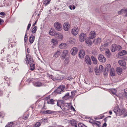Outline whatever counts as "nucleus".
Wrapping results in <instances>:
<instances>
[{"label":"nucleus","mask_w":127,"mask_h":127,"mask_svg":"<svg viewBox=\"0 0 127 127\" xmlns=\"http://www.w3.org/2000/svg\"><path fill=\"white\" fill-rule=\"evenodd\" d=\"M61 108L62 109V110L64 111H65L67 110H68L67 109H66L65 107L63 106H62L61 107Z\"/></svg>","instance_id":"44"},{"label":"nucleus","mask_w":127,"mask_h":127,"mask_svg":"<svg viewBox=\"0 0 127 127\" xmlns=\"http://www.w3.org/2000/svg\"><path fill=\"white\" fill-rule=\"evenodd\" d=\"M85 42L88 45V46H90L93 42L94 39L89 37L87 38V40L85 41Z\"/></svg>","instance_id":"6"},{"label":"nucleus","mask_w":127,"mask_h":127,"mask_svg":"<svg viewBox=\"0 0 127 127\" xmlns=\"http://www.w3.org/2000/svg\"><path fill=\"white\" fill-rule=\"evenodd\" d=\"M85 60L87 64L90 65L91 64V60L89 56L86 55L85 56Z\"/></svg>","instance_id":"14"},{"label":"nucleus","mask_w":127,"mask_h":127,"mask_svg":"<svg viewBox=\"0 0 127 127\" xmlns=\"http://www.w3.org/2000/svg\"><path fill=\"white\" fill-rule=\"evenodd\" d=\"M91 59L92 61H93V63L96 64L97 63V61L96 58L93 56H91Z\"/></svg>","instance_id":"27"},{"label":"nucleus","mask_w":127,"mask_h":127,"mask_svg":"<svg viewBox=\"0 0 127 127\" xmlns=\"http://www.w3.org/2000/svg\"><path fill=\"white\" fill-rule=\"evenodd\" d=\"M75 8V6H74V5H71L69 6V8L71 10H72V9L73 10Z\"/></svg>","instance_id":"45"},{"label":"nucleus","mask_w":127,"mask_h":127,"mask_svg":"<svg viewBox=\"0 0 127 127\" xmlns=\"http://www.w3.org/2000/svg\"><path fill=\"white\" fill-rule=\"evenodd\" d=\"M61 51H58L57 52H56L54 55V56L56 57V58L58 57L59 56L60 54H61Z\"/></svg>","instance_id":"32"},{"label":"nucleus","mask_w":127,"mask_h":127,"mask_svg":"<svg viewBox=\"0 0 127 127\" xmlns=\"http://www.w3.org/2000/svg\"><path fill=\"white\" fill-rule=\"evenodd\" d=\"M79 29L77 27H76L73 28L71 31L72 33L74 35H76L78 33Z\"/></svg>","instance_id":"9"},{"label":"nucleus","mask_w":127,"mask_h":127,"mask_svg":"<svg viewBox=\"0 0 127 127\" xmlns=\"http://www.w3.org/2000/svg\"><path fill=\"white\" fill-rule=\"evenodd\" d=\"M71 110H73V111H75V109L72 106L71 107Z\"/></svg>","instance_id":"60"},{"label":"nucleus","mask_w":127,"mask_h":127,"mask_svg":"<svg viewBox=\"0 0 127 127\" xmlns=\"http://www.w3.org/2000/svg\"><path fill=\"white\" fill-rule=\"evenodd\" d=\"M27 34L26 33L24 37V41L25 42H26L27 40Z\"/></svg>","instance_id":"42"},{"label":"nucleus","mask_w":127,"mask_h":127,"mask_svg":"<svg viewBox=\"0 0 127 127\" xmlns=\"http://www.w3.org/2000/svg\"><path fill=\"white\" fill-rule=\"evenodd\" d=\"M64 78L59 75H57L55 77V80H62Z\"/></svg>","instance_id":"30"},{"label":"nucleus","mask_w":127,"mask_h":127,"mask_svg":"<svg viewBox=\"0 0 127 127\" xmlns=\"http://www.w3.org/2000/svg\"><path fill=\"white\" fill-rule=\"evenodd\" d=\"M66 46L65 43H62L59 45V47L61 49H64L66 47Z\"/></svg>","instance_id":"29"},{"label":"nucleus","mask_w":127,"mask_h":127,"mask_svg":"<svg viewBox=\"0 0 127 127\" xmlns=\"http://www.w3.org/2000/svg\"><path fill=\"white\" fill-rule=\"evenodd\" d=\"M26 58L27 61L28 62H26L27 64H28L30 65L31 64H32L33 63V61L32 58L29 54L26 55Z\"/></svg>","instance_id":"4"},{"label":"nucleus","mask_w":127,"mask_h":127,"mask_svg":"<svg viewBox=\"0 0 127 127\" xmlns=\"http://www.w3.org/2000/svg\"><path fill=\"white\" fill-rule=\"evenodd\" d=\"M103 46H101L100 47V49L101 51L104 50V48L103 47Z\"/></svg>","instance_id":"52"},{"label":"nucleus","mask_w":127,"mask_h":127,"mask_svg":"<svg viewBox=\"0 0 127 127\" xmlns=\"http://www.w3.org/2000/svg\"><path fill=\"white\" fill-rule=\"evenodd\" d=\"M30 65L31 67V70L32 71L35 68V64H31Z\"/></svg>","instance_id":"36"},{"label":"nucleus","mask_w":127,"mask_h":127,"mask_svg":"<svg viewBox=\"0 0 127 127\" xmlns=\"http://www.w3.org/2000/svg\"><path fill=\"white\" fill-rule=\"evenodd\" d=\"M118 55L119 56H123L124 55L122 51L121 52H120L118 53Z\"/></svg>","instance_id":"49"},{"label":"nucleus","mask_w":127,"mask_h":127,"mask_svg":"<svg viewBox=\"0 0 127 127\" xmlns=\"http://www.w3.org/2000/svg\"><path fill=\"white\" fill-rule=\"evenodd\" d=\"M127 116V112L124 114V117H126Z\"/></svg>","instance_id":"64"},{"label":"nucleus","mask_w":127,"mask_h":127,"mask_svg":"<svg viewBox=\"0 0 127 127\" xmlns=\"http://www.w3.org/2000/svg\"><path fill=\"white\" fill-rule=\"evenodd\" d=\"M75 0H70L71 2H72V3L73 4H75L76 3L75 2Z\"/></svg>","instance_id":"55"},{"label":"nucleus","mask_w":127,"mask_h":127,"mask_svg":"<svg viewBox=\"0 0 127 127\" xmlns=\"http://www.w3.org/2000/svg\"><path fill=\"white\" fill-rule=\"evenodd\" d=\"M117 50H119L121 49V47L120 46H117Z\"/></svg>","instance_id":"48"},{"label":"nucleus","mask_w":127,"mask_h":127,"mask_svg":"<svg viewBox=\"0 0 127 127\" xmlns=\"http://www.w3.org/2000/svg\"><path fill=\"white\" fill-rule=\"evenodd\" d=\"M0 15L2 16H4L5 15V14L4 12H1L0 13Z\"/></svg>","instance_id":"59"},{"label":"nucleus","mask_w":127,"mask_h":127,"mask_svg":"<svg viewBox=\"0 0 127 127\" xmlns=\"http://www.w3.org/2000/svg\"><path fill=\"white\" fill-rule=\"evenodd\" d=\"M35 37L33 35H31L30 36L29 39V41L31 43H32L35 39Z\"/></svg>","instance_id":"23"},{"label":"nucleus","mask_w":127,"mask_h":127,"mask_svg":"<svg viewBox=\"0 0 127 127\" xmlns=\"http://www.w3.org/2000/svg\"><path fill=\"white\" fill-rule=\"evenodd\" d=\"M125 111V110L124 109H119L118 114L119 115H122Z\"/></svg>","instance_id":"28"},{"label":"nucleus","mask_w":127,"mask_h":127,"mask_svg":"<svg viewBox=\"0 0 127 127\" xmlns=\"http://www.w3.org/2000/svg\"><path fill=\"white\" fill-rule=\"evenodd\" d=\"M31 23H29L27 26V30L26 31V32L28 31L29 29L30 28L31 26Z\"/></svg>","instance_id":"46"},{"label":"nucleus","mask_w":127,"mask_h":127,"mask_svg":"<svg viewBox=\"0 0 127 127\" xmlns=\"http://www.w3.org/2000/svg\"><path fill=\"white\" fill-rule=\"evenodd\" d=\"M119 64L121 66L123 67V69H126V62L120 60L118 62Z\"/></svg>","instance_id":"13"},{"label":"nucleus","mask_w":127,"mask_h":127,"mask_svg":"<svg viewBox=\"0 0 127 127\" xmlns=\"http://www.w3.org/2000/svg\"><path fill=\"white\" fill-rule=\"evenodd\" d=\"M116 71L118 74L119 75L121 74L122 72V69L121 68L118 67L116 69Z\"/></svg>","instance_id":"21"},{"label":"nucleus","mask_w":127,"mask_h":127,"mask_svg":"<svg viewBox=\"0 0 127 127\" xmlns=\"http://www.w3.org/2000/svg\"><path fill=\"white\" fill-rule=\"evenodd\" d=\"M60 103H59V101H57V106H59V107H61V105H60Z\"/></svg>","instance_id":"56"},{"label":"nucleus","mask_w":127,"mask_h":127,"mask_svg":"<svg viewBox=\"0 0 127 127\" xmlns=\"http://www.w3.org/2000/svg\"><path fill=\"white\" fill-rule=\"evenodd\" d=\"M59 103L61 104H64L65 103L64 101L63 100H59Z\"/></svg>","instance_id":"47"},{"label":"nucleus","mask_w":127,"mask_h":127,"mask_svg":"<svg viewBox=\"0 0 127 127\" xmlns=\"http://www.w3.org/2000/svg\"><path fill=\"white\" fill-rule=\"evenodd\" d=\"M78 127H86V126L82 123L78 124Z\"/></svg>","instance_id":"41"},{"label":"nucleus","mask_w":127,"mask_h":127,"mask_svg":"<svg viewBox=\"0 0 127 127\" xmlns=\"http://www.w3.org/2000/svg\"><path fill=\"white\" fill-rule=\"evenodd\" d=\"M99 68L98 70L97 69H96V68L95 69V72L99 73V72H101L103 71V67L102 65H100L99 66Z\"/></svg>","instance_id":"15"},{"label":"nucleus","mask_w":127,"mask_h":127,"mask_svg":"<svg viewBox=\"0 0 127 127\" xmlns=\"http://www.w3.org/2000/svg\"><path fill=\"white\" fill-rule=\"evenodd\" d=\"M49 33L50 35H54V36H55V35L56 33L55 32V31H51V30L49 32Z\"/></svg>","instance_id":"39"},{"label":"nucleus","mask_w":127,"mask_h":127,"mask_svg":"<svg viewBox=\"0 0 127 127\" xmlns=\"http://www.w3.org/2000/svg\"><path fill=\"white\" fill-rule=\"evenodd\" d=\"M56 100H54L53 99H51L47 101V103L52 104H53L55 103V102Z\"/></svg>","instance_id":"31"},{"label":"nucleus","mask_w":127,"mask_h":127,"mask_svg":"<svg viewBox=\"0 0 127 127\" xmlns=\"http://www.w3.org/2000/svg\"><path fill=\"white\" fill-rule=\"evenodd\" d=\"M117 90L115 89H112L111 90V93L113 95H116Z\"/></svg>","instance_id":"40"},{"label":"nucleus","mask_w":127,"mask_h":127,"mask_svg":"<svg viewBox=\"0 0 127 127\" xmlns=\"http://www.w3.org/2000/svg\"><path fill=\"white\" fill-rule=\"evenodd\" d=\"M37 29V26H35L32 29V32L33 33H35Z\"/></svg>","instance_id":"34"},{"label":"nucleus","mask_w":127,"mask_h":127,"mask_svg":"<svg viewBox=\"0 0 127 127\" xmlns=\"http://www.w3.org/2000/svg\"><path fill=\"white\" fill-rule=\"evenodd\" d=\"M13 124V122H10L5 126V127H11Z\"/></svg>","instance_id":"37"},{"label":"nucleus","mask_w":127,"mask_h":127,"mask_svg":"<svg viewBox=\"0 0 127 127\" xmlns=\"http://www.w3.org/2000/svg\"><path fill=\"white\" fill-rule=\"evenodd\" d=\"M107 125L106 123H104L103 124L102 127H106Z\"/></svg>","instance_id":"54"},{"label":"nucleus","mask_w":127,"mask_h":127,"mask_svg":"<svg viewBox=\"0 0 127 127\" xmlns=\"http://www.w3.org/2000/svg\"><path fill=\"white\" fill-rule=\"evenodd\" d=\"M122 51L124 55H125L126 54H127V52L125 50H123Z\"/></svg>","instance_id":"53"},{"label":"nucleus","mask_w":127,"mask_h":127,"mask_svg":"<svg viewBox=\"0 0 127 127\" xmlns=\"http://www.w3.org/2000/svg\"><path fill=\"white\" fill-rule=\"evenodd\" d=\"M33 85L34 86L36 87H40L42 85V83L39 81H37L34 82L33 84Z\"/></svg>","instance_id":"18"},{"label":"nucleus","mask_w":127,"mask_h":127,"mask_svg":"<svg viewBox=\"0 0 127 127\" xmlns=\"http://www.w3.org/2000/svg\"><path fill=\"white\" fill-rule=\"evenodd\" d=\"M87 35L85 33H82L79 35V39L81 42H84L86 39Z\"/></svg>","instance_id":"3"},{"label":"nucleus","mask_w":127,"mask_h":127,"mask_svg":"<svg viewBox=\"0 0 127 127\" xmlns=\"http://www.w3.org/2000/svg\"><path fill=\"white\" fill-rule=\"evenodd\" d=\"M34 79H28L27 81H32Z\"/></svg>","instance_id":"62"},{"label":"nucleus","mask_w":127,"mask_h":127,"mask_svg":"<svg viewBox=\"0 0 127 127\" xmlns=\"http://www.w3.org/2000/svg\"><path fill=\"white\" fill-rule=\"evenodd\" d=\"M95 36V32L93 31L91 32L90 34L89 37L92 39H93Z\"/></svg>","instance_id":"20"},{"label":"nucleus","mask_w":127,"mask_h":127,"mask_svg":"<svg viewBox=\"0 0 127 127\" xmlns=\"http://www.w3.org/2000/svg\"><path fill=\"white\" fill-rule=\"evenodd\" d=\"M65 88V87L64 86H60L54 92L57 94H61L62 92L64 91V90Z\"/></svg>","instance_id":"1"},{"label":"nucleus","mask_w":127,"mask_h":127,"mask_svg":"<svg viewBox=\"0 0 127 127\" xmlns=\"http://www.w3.org/2000/svg\"><path fill=\"white\" fill-rule=\"evenodd\" d=\"M78 50L77 48L75 47L73 48L70 51L71 54L73 55H75L77 54Z\"/></svg>","instance_id":"12"},{"label":"nucleus","mask_w":127,"mask_h":127,"mask_svg":"<svg viewBox=\"0 0 127 127\" xmlns=\"http://www.w3.org/2000/svg\"><path fill=\"white\" fill-rule=\"evenodd\" d=\"M121 10H122V14H123V13H124L125 14L126 13V9H122Z\"/></svg>","instance_id":"51"},{"label":"nucleus","mask_w":127,"mask_h":127,"mask_svg":"<svg viewBox=\"0 0 127 127\" xmlns=\"http://www.w3.org/2000/svg\"><path fill=\"white\" fill-rule=\"evenodd\" d=\"M111 68V65L110 64H106L103 73L104 76H106L108 75L109 70H110Z\"/></svg>","instance_id":"2"},{"label":"nucleus","mask_w":127,"mask_h":127,"mask_svg":"<svg viewBox=\"0 0 127 127\" xmlns=\"http://www.w3.org/2000/svg\"><path fill=\"white\" fill-rule=\"evenodd\" d=\"M43 120V122L45 123L46 122H47V119H44Z\"/></svg>","instance_id":"63"},{"label":"nucleus","mask_w":127,"mask_h":127,"mask_svg":"<svg viewBox=\"0 0 127 127\" xmlns=\"http://www.w3.org/2000/svg\"><path fill=\"white\" fill-rule=\"evenodd\" d=\"M69 93H67L65 94V95L63 97V99L65 100L68 99L69 98Z\"/></svg>","instance_id":"26"},{"label":"nucleus","mask_w":127,"mask_h":127,"mask_svg":"<svg viewBox=\"0 0 127 127\" xmlns=\"http://www.w3.org/2000/svg\"><path fill=\"white\" fill-rule=\"evenodd\" d=\"M117 45L116 44H113L111 47V50L112 52H114L117 50Z\"/></svg>","instance_id":"22"},{"label":"nucleus","mask_w":127,"mask_h":127,"mask_svg":"<svg viewBox=\"0 0 127 127\" xmlns=\"http://www.w3.org/2000/svg\"><path fill=\"white\" fill-rule=\"evenodd\" d=\"M105 54L106 56L108 57H109L111 56L110 52L109 50L108 49H107L105 50Z\"/></svg>","instance_id":"25"},{"label":"nucleus","mask_w":127,"mask_h":127,"mask_svg":"<svg viewBox=\"0 0 127 127\" xmlns=\"http://www.w3.org/2000/svg\"><path fill=\"white\" fill-rule=\"evenodd\" d=\"M68 52V51L67 50H64L63 51L62 54L63 59H65L66 60L68 59L69 55Z\"/></svg>","instance_id":"5"},{"label":"nucleus","mask_w":127,"mask_h":127,"mask_svg":"<svg viewBox=\"0 0 127 127\" xmlns=\"http://www.w3.org/2000/svg\"><path fill=\"white\" fill-rule=\"evenodd\" d=\"M85 55V51L83 50H80L79 52L78 56L79 57L81 58L82 59L84 57Z\"/></svg>","instance_id":"10"},{"label":"nucleus","mask_w":127,"mask_h":127,"mask_svg":"<svg viewBox=\"0 0 127 127\" xmlns=\"http://www.w3.org/2000/svg\"><path fill=\"white\" fill-rule=\"evenodd\" d=\"M122 10H121L120 11H119L118 12V14H122Z\"/></svg>","instance_id":"57"},{"label":"nucleus","mask_w":127,"mask_h":127,"mask_svg":"<svg viewBox=\"0 0 127 127\" xmlns=\"http://www.w3.org/2000/svg\"><path fill=\"white\" fill-rule=\"evenodd\" d=\"M51 0H45L43 3L45 6H46L49 3Z\"/></svg>","instance_id":"35"},{"label":"nucleus","mask_w":127,"mask_h":127,"mask_svg":"<svg viewBox=\"0 0 127 127\" xmlns=\"http://www.w3.org/2000/svg\"><path fill=\"white\" fill-rule=\"evenodd\" d=\"M119 109L118 108L115 107L113 109L114 112L116 115L118 113Z\"/></svg>","instance_id":"33"},{"label":"nucleus","mask_w":127,"mask_h":127,"mask_svg":"<svg viewBox=\"0 0 127 127\" xmlns=\"http://www.w3.org/2000/svg\"><path fill=\"white\" fill-rule=\"evenodd\" d=\"M69 23L66 22L63 25V27L64 30L66 31H68L69 28Z\"/></svg>","instance_id":"11"},{"label":"nucleus","mask_w":127,"mask_h":127,"mask_svg":"<svg viewBox=\"0 0 127 127\" xmlns=\"http://www.w3.org/2000/svg\"><path fill=\"white\" fill-rule=\"evenodd\" d=\"M73 78H72L71 76H69L67 78V79L69 81L71 80Z\"/></svg>","instance_id":"50"},{"label":"nucleus","mask_w":127,"mask_h":127,"mask_svg":"<svg viewBox=\"0 0 127 127\" xmlns=\"http://www.w3.org/2000/svg\"><path fill=\"white\" fill-rule=\"evenodd\" d=\"M40 122H37L33 126V127H39L41 125Z\"/></svg>","instance_id":"38"},{"label":"nucleus","mask_w":127,"mask_h":127,"mask_svg":"<svg viewBox=\"0 0 127 127\" xmlns=\"http://www.w3.org/2000/svg\"><path fill=\"white\" fill-rule=\"evenodd\" d=\"M49 77L50 78L52 79V80H53L54 81H55V77H54L52 75H50L49 76Z\"/></svg>","instance_id":"43"},{"label":"nucleus","mask_w":127,"mask_h":127,"mask_svg":"<svg viewBox=\"0 0 127 127\" xmlns=\"http://www.w3.org/2000/svg\"><path fill=\"white\" fill-rule=\"evenodd\" d=\"M55 28L58 31H61L62 29V26L60 23L57 22L54 24Z\"/></svg>","instance_id":"7"},{"label":"nucleus","mask_w":127,"mask_h":127,"mask_svg":"<svg viewBox=\"0 0 127 127\" xmlns=\"http://www.w3.org/2000/svg\"><path fill=\"white\" fill-rule=\"evenodd\" d=\"M55 37L57 38L60 40H62L63 38V36L60 33H56L55 35Z\"/></svg>","instance_id":"16"},{"label":"nucleus","mask_w":127,"mask_h":127,"mask_svg":"<svg viewBox=\"0 0 127 127\" xmlns=\"http://www.w3.org/2000/svg\"><path fill=\"white\" fill-rule=\"evenodd\" d=\"M98 59L100 62L102 63H104L106 61L105 58L103 55L101 54L99 55Z\"/></svg>","instance_id":"8"},{"label":"nucleus","mask_w":127,"mask_h":127,"mask_svg":"<svg viewBox=\"0 0 127 127\" xmlns=\"http://www.w3.org/2000/svg\"><path fill=\"white\" fill-rule=\"evenodd\" d=\"M101 42V39L100 38H98L95 40H94V44H97Z\"/></svg>","instance_id":"24"},{"label":"nucleus","mask_w":127,"mask_h":127,"mask_svg":"<svg viewBox=\"0 0 127 127\" xmlns=\"http://www.w3.org/2000/svg\"><path fill=\"white\" fill-rule=\"evenodd\" d=\"M110 75L112 76H115V71L114 68L112 67L110 70Z\"/></svg>","instance_id":"19"},{"label":"nucleus","mask_w":127,"mask_h":127,"mask_svg":"<svg viewBox=\"0 0 127 127\" xmlns=\"http://www.w3.org/2000/svg\"><path fill=\"white\" fill-rule=\"evenodd\" d=\"M124 95L127 98V92H125L124 93Z\"/></svg>","instance_id":"58"},{"label":"nucleus","mask_w":127,"mask_h":127,"mask_svg":"<svg viewBox=\"0 0 127 127\" xmlns=\"http://www.w3.org/2000/svg\"><path fill=\"white\" fill-rule=\"evenodd\" d=\"M55 112L52 111L50 110H47L46 111H44L41 112L42 113H43L44 114H49L52 113H54Z\"/></svg>","instance_id":"17"},{"label":"nucleus","mask_w":127,"mask_h":127,"mask_svg":"<svg viewBox=\"0 0 127 127\" xmlns=\"http://www.w3.org/2000/svg\"><path fill=\"white\" fill-rule=\"evenodd\" d=\"M123 59L125 60H127V56L123 57Z\"/></svg>","instance_id":"61"}]
</instances>
